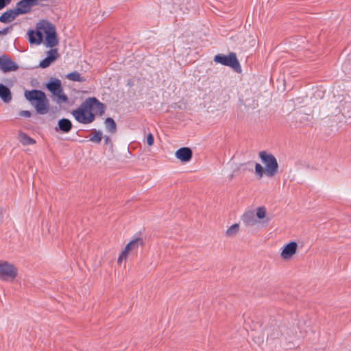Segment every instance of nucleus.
Here are the masks:
<instances>
[{
    "label": "nucleus",
    "instance_id": "obj_29",
    "mask_svg": "<svg viewBox=\"0 0 351 351\" xmlns=\"http://www.w3.org/2000/svg\"><path fill=\"white\" fill-rule=\"evenodd\" d=\"M10 28L7 27L0 31V35H5L8 33Z\"/></svg>",
    "mask_w": 351,
    "mask_h": 351
},
{
    "label": "nucleus",
    "instance_id": "obj_7",
    "mask_svg": "<svg viewBox=\"0 0 351 351\" xmlns=\"http://www.w3.org/2000/svg\"><path fill=\"white\" fill-rule=\"evenodd\" d=\"M47 88L54 96V100L58 104L65 103L68 100L67 96L64 93L59 80H55L53 82L47 84Z\"/></svg>",
    "mask_w": 351,
    "mask_h": 351
},
{
    "label": "nucleus",
    "instance_id": "obj_26",
    "mask_svg": "<svg viewBox=\"0 0 351 351\" xmlns=\"http://www.w3.org/2000/svg\"><path fill=\"white\" fill-rule=\"evenodd\" d=\"M154 143V139L152 134L149 133L147 136V143L149 146H152Z\"/></svg>",
    "mask_w": 351,
    "mask_h": 351
},
{
    "label": "nucleus",
    "instance_id": "obj_25",
    "mask_svg": "<svg viewBox=\"0 0 351 351\" xmlns=\"http://www.w3.org/2000/svg\"><path fill=\"white\" fill-rule=\"evenodd\" d=\"M253 341L258 345H261L264 342V337L262 335L255 336Z\"/></svg>",
    "mask_w": 351,
    "mask_h": 351
},
{
    "label": "nucleus",
    "instance_id": "obj_13",
    "mask_svg": "<svg viewBox=\"0 0 351 351\" xmlns=\"http://www.w3.org/2000/svg\"><path fill=\"white\" fill-rule=\"evenodd\" d=\"M192 151L189 147L180 148L175 153L176 157L184 162L190 161L192 158Z\"/></svg>",
    "mask_w": 351,
    "mask_h": 351
},
{
    "label": "nucleus",
    "instance_id": "obj_5",
    "mask_svg": "<svg viewBox=\"0 0 351 351\" xmlns=\"http://www.w3.org/2000/svg\"><path fill=\"white\" fill-rule=\"evenodd\" d=\"M18 275V269L14 264L5 261H0V278L13 280Z\"/></svg>",
    "mask_w": 351,
    "mask_h": 351
},
{
    "label": "nucleus",
    "instance_id": "obj_21",
    "mask_svg": "<svg viewBox=\"0 0 351 351\" xmlns=\"http://www.w3.org/2000/svg\"><path fill=\"white\" fill-rule=\"evenodd\" d=\"M19 141L23 145H34L36 143V141L33 138L22 132H19Z\"/></svg>",
    "mask_w": 351,
    "mask_h": 351
},
{
    "label": "nucleus",
    "instance_id": "obj_11",
    "mask_svg": "<svg viewBox=\"0 0 351 351\" xmlns=\"http://www.w3.org/2000/svg\"><path fill=\"white\" fill-rule=\"evenodd\" d=\"M18 68L19 66L8 56L3 55L0 56V69L3 73L15 71Z\"/></svg>",
    "mask_w": 351,
    "mask_h": 351
},
{
    "label": "nucleus",
    "instance_id": "obj_10",
    "mask_svg": "<svg viewBox=\"0 0 351 351\" xmlns=\"http://www.w3.org/2000/svg\"><path fill=\"white\" fill-rule=\"evenodd\" d=\"M40 0H21L16 3L15 9L19 14L28 13L34 5H40Z\"/></svg>",
    "mask_w": 351,
    "mask_h": 351
},
{
    "label": "nucleus",
    "instance_id": "obj_14",
    "mask_svg": "<svg viewBox=\"0 0 351 351\" xmlns=\"http://www.w3.org/2000/svg\"><path fill=\"white\" fill-rule=\"evenodd\" d=\"M255 215L261 224H267L270 221V218L267 216V208L264 206L257 207Z\"/></svg>",
    "mask_w": 351,
    "mask_h": 351
},
{
    "label": "nucleus",
    "instance_id": "obj_2",
    "mask_svg": "<svg viewBox=\"0 0 351 351\" xmlns=\"http://www.w3.org/2000/svg\"><path fill=\"white\" fill-rule=\"evenodd\" d=\"M258 155L264 166L256 163L254 173L257 178L261 179L263 176L267 178L275 176L278 173V163L274 156L264 151L259 152Z\"/></svg>",
    "mask_w": 351,
    "mask_h": 351
},
{
    "label": "nucleus",
    "instance_id": "obj_20",
    "mask_svg": "<svg viewBox=\"0 0 351 351\" xmlns=\"http://www.w3.org/2000/svg\"><path fill=\"white\" fill-rule=\"evenodd\" d=\"M240 231L239 223H234L230 226L225 232V235L229 238L235 237Z\"/></svg>",
    "mask_w": 351,
    "mask_h": 351
},
{
    "label": "nucleus",
    "instance_id": "obj_18",
    "mask_svg": "<svg viewBox=\"0 0 351 351\" xmlns=\"http://www.w3.org/2000/svg\"><path fill=\"white\" fill-rule=\"evenodd\" d=\"M0 98L5 103L10 102L12 98L10 90L2 84H0Z\"/></svg>",
    "mask_w": 351,
    "mask_h": 351
},
{
    "label": "nucleus",
    "instance_id": "obj_24",
    "mask_svg": "<svg viewBox=\"0 0 351 351\" xmlns=\"http://www.w3.org/2000/svg\"><path fill=\"white\" fill-rule=\"evenodd\" d=\"M92 136L90 140L92 142L99 143L102 139V132L101 131L93 130L91 133Z\"/></svg>",
    "mask_w": 351,
    "mask_h": 351
},
{
    "label": "nucleus",
    "instance_id": "obj_27",
    "mask_svg": "<svg viewBox=\"0 0 351 351\" xmlns=\"http://www.w3.org/2000/svg\"><path fill=\"white\" fill-rule=\"evenodd\" d=\"M12 0H0V10L8 5Z\"/></svg>",
    "mask_w": 351,
    "mask_h": 351
},
{
    "label": "nucleus",
    "instance_id": "obj_3",
    "mask_svg": "<svg viewBox=\"0 0 351 351\" xmlns=\"http://www.w3.org/2000/svg\"><path fill=\"white\" fill-rule=\"evenodd\" d=\"M25 97L38 114H45L48 112L49 104L45 93L38 90H26Z\"/></svg>",
    "mask_w": 351,
    "mask_h": 351
},
{
    "label": "nucleus",
    "instance_id": "obj_4",
    "mask_svg": "<svg viewBox=\"0 0 351 351\" xmlns=\"http://www.w3.org/2000/svg\"><path fill=\"white\" fill-rule=\"evenodd\" d=\"M214 61L222 65L230 66L237 73L241 72V65L234 53H230L228 56L217 54L214 57Z\"/></svg>",
    "mask_w": 351,
    "mask_h": 351
},
{
    "label": "nucleus",
    "instance_id": "obj_15",
    "mask_svg": "<svg viewBox=\"0 0 351 351\" xmlns=\"http://www.w3.org/2000/svg\"><path fill=\"white\" fill-rule=\"evenodd\" d=\"M58 57V53L57 49H51L47 53V58H45L44 60H43L40 62L39 65L41 68H43V69L47 68L51 64V62H53L54 60H56Z\"/></svg>",
    "mask_w": 351,
    "mask_h": 351
},
{
    "label": "nucleus",
    "instance_id": "obj_17",
    "mask_svg": "<svg viewBox=\"0 0 351 351\" xmlns=\"http://www.w3.org/2000/svg\"><path fill=\"white\" fill-rule=\"evenodd\" d=\"M241 220L246 226H253L257 223L252 211L245 212L241 216Z\"/></svg>",
    "mask_w": 351,
    "mask_h": 351
},
{
    "label": "nucleus",
    "instance_id": "obj_28",
    "mask_svg": "<svg viewBox=\"0 0 351 351\" xmlns=\"http://www.w3.org/2000/svg\"><path fill=\"white\" fill-rule=\"evenodd\" d=\"M19 115L21 117H29L31 112L28 110H22L19 112Z\"/></svg>",
    "mask_w": 351,
    "mask_h": 351
},
{
    "label": "nucleus",
    "instance_id": "obj_8",
    "mask_svg": "<svg viewBox=\"0 0 351 351\" xmlns=\"http://www.w3.org/2000/svg\"><path fill=\"white\" fill-rule=\"evenodd\" d=\"M143 241L140 238H137L130 241L120 253L118 259L117 264L121 265L123 261H126L127 258L130 253L137 250L140 245H142Z\"/></svg>",
    "mask_w": 351,
    "mask_h": 351
},
{
    "label": "nucleus",
    "instance_id": "obj_16",
    "mask_svg": "<svg viewBox=\"0 0 351 351\" xmlns=\"http://www.w3.org/2000/svg\"><path fill=\"white\" fill-rule=\"evenodd\" d=\"M19 15L15 8L11 9L1 14L0 21L3 23H8L14 21Z\"/></svg>",
    "mask_w": 351,
    "mask_h": 351
},
{
    "label": "nucleus",
    "instance_id": "obj_30",
    "mask_svg": "<svg viewBox=\"0 0 351 351\" xmlns=\"http://www.w3.org/2000/svg\"><path fill=\"white\" fill-rule=\"evenodd\" d=\"M105 143L106 144L111 143L110 138L108 136L105 137Z\"/></svg>",
    "mask_w": 351,
    "mask_h": 351
},
{
    "label": "nucleus",
    "instance_id": "obj_22",
    "mask_svg": "<svg viewBox=\"0 0 351 351\" xmlns=\"http://www.w3.org/2000/svg\"><path fill=\"white\" fill-rule=\"evenodd\" d=\"M106 130L110 133H115L117 126L115 121L112 118H107L105 121Z\"/></svg>",
    "mask_w": 351,
    "mask_h": 351
},
{
    "label": "nucleus",
    "instance_id": "obj_23",
    "mask_svg": "<svg viewBox=\"0 0 351 351\" xmlns=\"http://www.w3.org/2000/svg\"><path fill=\"white\" fill-rule=\"evenodd\" d=\"M66 78L73 82H84L85 80L81 76V75L76 71L68 73Z\"/></svg>",
    "mask_w": 351,
    "mask_h": 351
},
{
    "label": "nucleus",
    "instance_id": "obj_9",
    "mask_svg": "<svg viewBox=\"0 0 351 351\" xmlns=\"http://www.w3.org/2000/svg\"><path fill=\"white\" fill-rule=\"evenodd\" d=\"M298 243L291 241L285 245L281 250L280 257L285 261H289L296 254L298 250Z\"/></svg>",
    "mask_w": 351,
    "mask_h": 351
},
{
    "label": "nucleus",
    "instance_id": "obj_12",
    "mask_svg": "<svg viewBox=\"0 0 351 351\" xmlns=\"http://www.w3.org/2000/svg\"><path fill=\"white\" fill-rule=\"evenodd\" d=\"M86 106H88L92 114L101 115L104 111V106L99 102L96 98L90 97L86 101Z\"/></svg>",
    "mask_w": 351,
    "mask_h": 351
},
{
    "label": "nucleus",
    "instance_id": "obj_1",
    "mask_svg": "<svg viewBox=\"0 0 351 351\" xmlns=\"http://www.w3.org/2000/svg\"><path fill=\"white\" fill-rule=\"evenodd\" d=\"M45 36V45L47 47H53L58 44L56 28L47 21H40L36 24V30H29L27 36L31 44L40 45Z\"/></svg>",
    "mask_w": 351,
    "mask_h": 351
},
{
    "label": "nucleus",
    "instance_id": "obj_6",
    "mask_svg": "<svg viewBox=\"0 0 351 351\" xmlns=\"http://www.w3.org/2000/svg\"><path fill=\"white\" fill-rule=\"evenodd\" d=\"M72 114L77 121L84 124L90 123L95 119L94 114H92L88 106H86V101L78 109L73 110Z\"/></svg>",
    "mask_w": 351,
    "mask_h": 351
},
{
    "label": "nucleus",
    "instance_id": "obj_19",
    "mask_svg": "<svg viewBox=\"0 0 351 351\" xmlns=\"http://www.w3.org/2000/svg\"><path fill=\"white\" fill-rule=\"evenodd\" d=\"M58 127L60 130L67 133L71 130L72 123L71 121L67 119H62L58 121Z\"/></svg>",
    "mask_w": 351,
    "mask_h": 351
}]
</instances>
